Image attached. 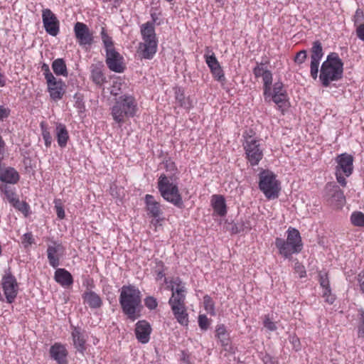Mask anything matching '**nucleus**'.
Returning a JSON list of instances; mask_svg holds the SVG:
<instances>
[{
	"instance_id": "obj_1",
	"label": "nucleus",
	"mask_w": 364,
	"mask_h": 364,
	"mask_svg": "<svg viewBox=\"0 0 364 364\" xmlns=\"http://www.w3.org/2000/svg\"><path fill=\"white\" fill-rule=\"evenodd\" d=\"M119 302L122 313L132 321L141 316V293L135 286L124 285L120 289Z\"/></svg>"
},
{
	"instance_id": "obj_2",
	"label": "nucleus",
	"mask_w": 364,
	"mask_h": 364,
	"mask_svg": "<svg viewBox=\"0 0 364 364\" xmlns=\"http://www.w3.org/2000/svg\"><path fill=\"white\" fill-rule=\"evenodd\" d=\"M343 63L338 54L330 53L321 66L319 79L322 85L329 87L331 82L338 81L343 78Z\"/></svg>"
},
{
	"instance_id": "obj_3",
	"label": "nucleus",
	"mask_w": 364,
	"mask_h": 364,
	"mask_svg": "<svg viewBox=\"0 0 364 364\" xmlns=\"http://www.w3.org/2000/svg\"><path fill=\"white\" fill-rule=\"evenodd\" d=\"M137 111V104L130 95H123L115 99L112 107L113 119L119 124L125 122L126 118L133 117Z\"/></svg>"
},
{
	"instance_id": "obj_4",
	"label": "nucleus",
	"mask_w": 364,
	"mask_h": 364,
	"mask_svg": "<svg viewBox=\"0 0 364 364\" xmlns=\"http://www.w3.org/2000/svg\"><path fill=\"white\" fill-rule=\"evenodd\" d=\"M157 188L165 200L180 209L184 208V203L178 186L172 183L171 179L165 174H161L159 176Z\"/></svg>"
},
{
	"instance_id": "obj_5",
	"label": "nucleus",
	"mask_w": 364,
	"mask_h": 364,
	"mask_svg": "<svg viewBox=\"0 0 364 364\" xmlns=\"http://www.w3.org/2000/svg\"><path fill=\"white\" fill-rule=\"evenodd\" d=\"M258 186L268 200H274L279 197L281 191L280 182L272 171L262 170L259 173Z\"/></svg>"
},
{
	"instance_id": "obj_6",
	"label": "nucleus",
	"mask_w": 364,
	"mask_h": 364,
	"mask_svg": "<svg viewBox=\"0 0 364 364\" xmlns=\"http://www.w3.org/2000/svg\"><path fill=\"white\" fill-rule=\"evenodd\" d=\"M245 151L246 159L251 166H257L263 158V148L260 141L249 136L246 138L243 144Z\"/></svg>"
},
{
	"instance_id": "obj_7",
	"label": "nucleus",
	"mask_w": 364,
	"mask_h": 364,
	"mask_svg": "<svg viewBox=\"0 0 364 364\" xmlns=\"http://www.w3.org/2000/svg\"><path fill=\"white\" fill-rule=\"evenodd\" d=\"M1 285L6 301L12 304L18 294V283L16 279L11 273L4 275L2 278Z\"/></svg>"
},
{
	"instance_id": "obj_8",
	"label": "nucleus",
	"mask_w": 364,
	"mask_h": 364,
	"mask_svg": "<svg viewBox=\"0 0 364 364\" xmlns=\"http://www.w3.org/2000/svg\"><path fill=\"white\" fill-rule=\"evenodd\" d=\"M311 65L310 73L313 79L316 80L318 77V67L320 61L323 56L322 43L319 41H315L312 43L311 48Z\"/></svg>"
},
{
	"instance_id": "obj_9",
	"label": "nucleus",
	"mask_w": 364,
	"mask_h": 364,
	"mask_svg": "<svg viewBox=\"0 0 364 364\" xmlns=\"http://www.w3.org/2000/svg\"><path fill=\"white\" fill-rule=\"evenodd\" d=\"M74 33L78 44L80 46H90L94 43V36L88 26L82 22L74 25Z\"/></svg>"
},
{
	"instance_id": "obj_10",
	"label": "nucleus",
	"mask_w": 364,
	"mask_h": 364,
	"mask_svg": "<svg viewBox=\"0 0 364 364\" xmlns=\"http://www.w3.org/2000/svg\"><path fill=\"white\" fill-rule=\"evenodd\" d=\"M42 19L46 31L52 36H56L60 31V22L49 9L42 11Z\"/></svg>"
},
{
	"instance_id": "obj_11",
	"label": "nucleus",
	"mask_w": 364,
	"mask_h": 364,
	"mask_svg": "<svg viewBox=\"0 0 364 364\" xmlns=\"http://www.w3.org/2000/svg\"><path fill=\"white\" fill-rule=\"evenodd\" d=\"M144 43L139 44L141 57L145 59H152L157 51V38L156 33L142 36Z\"/></svg>"
},
{
	"instance_id": "obj_12",
	"label": "nucleus",
	"mask_w": 364,
	"mask_h": 364,
	"mask_svg": "<svg viewBox=\"0 0 364 364\" xmlns=\"http://www.w3.org/2000/svg\"><path fill=\"white\" fill-rule=\"evenodd\" d=\"M123 57L116 50H107L106 53V64L108 68L115 73H122L126 67L123 63Z\"/></svg>"
},
{
	"instance_id": "obj_13",
	"label": "nucleus",
	"mask_w": 364,
	"mask_h": 364,
	"mask_svg": "<svg viewBox=\"0 0 364 364\" xmlns=\"http://www.w3.org/2000/svg\"><path fill=\"white\" fill-rule=\"evenodd\" d=\"M326 197L331 203H335L338 208H341L346 203L343 191L337 185L328 183L326 186Z\"/></svg>"
},
{
	"instance_id": "obj_14",
	"label": "nucleus",
	"mask_w": 364,
	"mask_h": 364,
	"mask_svg": "<svg viewBox=\"0 0 364 364\" xmlns=\"http://www.w3.org/2000/svg\"><path fill=\"white\" fill-rule=\"evenodd\" d=\"M46 82L50 98L54 101L61 100L65 92V84L63 80L53 77V79L46 80Z\"/></svg>"
},
{
	"instance_id": "obj_15",
	"label": "nucleus",
	"mask_w": 364,
	"mask_h": 364,
	"mask_svg": "<svg viewBox=\"0 0 364 364\" xmlns=\"http://www.w3.org/2000/svg\"><path fill=\"white\" fill-rule=\"evenodd\" d=\"M204 57L205 58V63L209 67L214 78L220 82H225L226 79L224 75V72L214 53L212 52L211 55L205 54Z\"/></svg>"
},
{
	"instance_id": "obj_16",
	"label": "nucleus",
	"mask_w": 364,
	"mask_h": 364,
	"mask_svg": "<svg viewBox=\"0 0 364 364\" xmlns=\"http://www.w3.org/2000/svg\"><path fill=\"white\" fill-rule=\"evenodd\" d=\"M338 165L336 171L342 173L347 177L350 176L353 170V157L347 153L341 154L336 159Z\"/></svg>"
},
{
	"instance_id": "obj_17",
	"label": "nucleus",
	"mask_w": 364,
	"mask_h": 364,
	"mask_svg": "<svg viewBox=\"0 0 364 364\" xmlns=\"http://www.w3.org/2000/svg\"><path fill=\"white\" fill-rule=\"evenodd\" d=\"M272 101L280 109L289 102V97L287 90L284 89L283 82L278 81L273 85Z\"/></svg>"
},
{
	"instance_id": "obj_18",
	"label": "nucleus",
	"mask_w": 364,
	"mask_h": 364,
	"mask_svg": "<svg viewBox=\"0 0 364 364\" xmlns=\"http://www.w3.org/2000/svg\"><path fill=\"white\" fill-rule=\"evenodd\" d=\"M151 331V325L146 320H140L136 323L135 336L139 343L143 344L149 343Z\"/></svg>"
},
{
	"instance_id": "obj_19",
	"label": "nucleus",
	"mask_w": 364,
	"mask_h": 364,
	"mask_svg": "<svg viewBox=\"0 0 364 364\" xmlns=\"http://www.w3.org/2000/svg\"><path fill=\"white\" fill-rule=\"evenodd\" d=\"M71 328L73 346L79 353L84 355L86 350L85 331L79 326H71Z\"/></svg>"
},
{
	"instance_id": "obj_20",
	"label": "nucleus",
	"mask_w": 364,
	"mask_h": 364,
	"mask_svg": "<svg viewBox=\"0 0 364 364\" xmlns=\"http://www.w3.org/2000/svg\"><path fill=\"white\" fill-rule=\"evenodd\" d=\"M50 358L57 362L58 364H68V352L64 345L55 343L50 348Z\"/></svg>"
},
{
	"instance_id": "obj_21",
	"label": "nucleus",
	"mask_w": 364,
	"mask_h": 364,
	"mask_svg": "<svg viewBox=\"0 0 364 364\" xmlns=\"http://www.w3.org/2000/svg\"><path fill=\"white\" fill-rule=\"evenodd\" d=\"M144 202L148 215L159 220L163 212L161 209V204L155 198L150 194H146L144 197Z\"/></svg>"
},
{
	"instance_id": "obj_22",
	"label": "nucleus",
	"mask_w": 364,
	"mask_h": 364,
	"mask_svg": "<svg viewBox=\"0 0 364 364\" xmlns=\"http://www.w3.org/2000/svg\"><path fill=\"white\" fill-rule=\"evenodd\" d=\"M275 246L278 249L279 255L286 259H291L293 254H298L301 251L299 249L296 251L292 247L293 245L280 237L275 239Z\"/></svg>"
},
{
	"instance_id": "obj_23",
	"label": "nucleus",
	"mask_w": 364,
	"mask_h": 364,
	"mask_svg": "<svg viewBox=\"0 0 364 364\" xmlns=\"http://www.w3.org/2000/svg\"><path fill=\"white\" fill-rule=\"evenodd\" d=\"M319 284L323 289V296L326 298V301L329 304H333L335 301V296L331 294V289L330 282L326 272H320L318 274Z\"/></svg>"
},
{
	"instance_id": "obj_24",
	"label": "nucleus",
	"mask_w": 364,
	"mask_h": 364,
	"mask_svg": "<svg viewBox=\"0 0 364 364\" xmlns=\"http://www.w3.org/2000/svg\"><path fill=\"white\" fill-rule=\"evenodd\" d=\"M103 64L101 62L92 64L90 66V77L92 80L97 85H102L106 82V77L103 73Z\"/></svg>"
},
{
	"instance_id": "obj_25",
	"label": "nucleus",
	"mask_w": 364,
	"mask_h": 364,
	"mask_svg": "<svg viewBox=\"0 0 364 364\" xmlns=\"http://www.w3.org/2000/svg\"><path fill=\"white\" fill-rule=\"evenodd\" d=\"M171 290L172 291V294L168 301V304L171 306V307L173 306H185L186 289L175 288L174 286L172 285L171 287Z\"/></svg>"
},
{
	"instance_id": "obj_26",
	"label": "nucleus",
	"mask_w": 364,
	"mask_h": 364,
	"mask_svg": "<svg viewBox=\"0 0 364 364\" xmlns=\"http://www.w3.org/2000/svg\"><path fill=\"white\" fill-rule=\"evenodd\" d=\"M82 298L85 304H87L91 309H99L102 306V300L101 297L92 290L85 291Z\"/></svg>"
},
{
	"instance_id": "obj_27",
	"label": "nucleus",
	"mask_w": 364,
	"mask_h": 364,
	"mask_svg": "<svg viewBox=\"0 0 364 364\" xmlns=\"http://www.w3.org/2000/svg\"><path fill=\"white\" fill-rule=\"evenodd\" d=\"M55 282L63 287H69L73 283L72 274L65 269L58 268L55 272Z\"/></svg>"
},
{
	"instance_id": "obj_28",
	"label": "nucleus",
	"mask_w": 364,
	"mask_h": 364,
	"mask_svg": "<svg viewBox=\"0 0 364 364\" xmlns=\"http://www.w3.org/2000/svg\"><path fill=\"white\" fill-rule=\"evenodd\" d=\"M289 243L293 245V249L296 251L297 249L302 250L303 243L301 241V237L300 235L299 231L294 228H289L287 230V240Z\"/></svg>"
},
{
	"instance_id": "obj_29",
	"label": "nucleus",
	"mask_w": 364,
	"mask_h": 364,
	"mask_svg": "<svg viewBox=\"0 0 364 364\" xmlns=\"http://www.w3.org/2000/svg\"><path fill=\"white\" fill-rule=\"evenodd\" d=\"M211 202L215 213H216L220 217H224L226 215L227 206L225 198L223 196L213 195Z\"/></svg>"
},
{
	"instance_id": "obj_30",
	"label": "nucleus",
	"mask_w": 364,
	"mask_h": 364,
	"mask_svg": "<svg viewBox=\"0 0 364 364\" xmlns=\"http://www.w3.org/2000/svg\"><path fill=\"white\" fill-rule=\"evenodd\" d=\"M19 178L18 172L14 168H0V180L7 183H16Z\"/></svg>"
},
{
	"instance_id": "obj_31",
	"label": "nucleus",
	"mask_w": 364,
	"mask_h": 364,
	"mask_svg": "<svg viewBox=\"0 0 364 364\" xmlns=\"http://www.w3.org/2000/svg\"><path fill=\"white\" fill-rule=\"evenodd\" d=\"M175 98L176 102L179 105L180 107L189 110L193 107V103L192 100H191L190 97H186L184 95V91L181 87H176L175 89Z\"/></svg>"
},
{
	"instance_id": "obj_32",
	"label": "nucleus",
	"mask_w": 364,
	"mask_h": 364,
	"mask_svg": "<svg viewBox=\"0 0 364 364\" xmlns=\"http://www.w3.org/2000/svg\"><path fill=\"white\" fill-rule=\"evenodd\" d=\"M62 246L60 245L48 246L47 249V255L50 265L56 268L60 265V257L58 252L61 250Z\"/></svg>"
},
{
	"instance_id": "obj_33",
	"label": "nucleus",
	"mask_w": 364,
	"mask_h": 364,
	"mask_svg": "<svg viewBox=\"0 0 364 364\" xmlns=\"http://www.w3.org/2000/svg\"><path fill=\"white\" fill-rule=\"evenodd\" d=\"M216 337L219 339L222 346L224 347L225 350L228 347L230 346V334L228 332L226 327L224 324H218L216 326Z\"/></svg>"
},
{
	"instance_id": "obj_34",
	"label": "nucleus",
	"mask_w": 364,
	"mask_h": 364,
	"mask_svg": "<svg viewBox=\"0 0 364 364\" xmlns=\"http://www.w3.org/2000/svg\"><path fill=\"white\" fill-rule=\"evenodd\" d=\"M56 138L58 145L65 147L69 139L68 132L65 124L58 123L55 128Z\"/></svg>"
},
{
	"instance_id": "obj_35",
	"label": "nucleus",
	"mask_w": 364,
	"mask_h": 364,
	"mask_svg": "<svg viewBox=\"0 0 364 364\" xmlns=\"http://www.w3.org/2000/svg\"><path fill=\"white\" fill-rule=\"evenodd\" d=\"M171 308L177 321L183 326H188V318L186 305L181 306H173Z\"/></svg>"
},
{
	"instance_id": "obj_36",
	"label": "nucleus",
	"mask_w": 364,
	"mask_h": 364,
	"mask_svg": "<svg viewBox=\"0 0 364 364\" xmlns=\"http://www.w3.org/2000/svg\"><path fill=\"white\" fill-rule=\"evenodd\" d=\"M52 69L56 75L67 77L68 72L65 60L63 58H57L52 63Z\"/></svg>"
},
{
	"instance_id": "obj_37",
	"label": "nucleus",
	"mask_w": 364,
	"mask_h": 364,
	"mask_svg": "<svg viewBox=\"0 0 364 364\" xmlns=\"http://www.w3.org/2000/svg\"><path fill=\"white\" fill-rule=\"evenodd\" d=\"M351 223L356 227L364 228V213L355 211L350 215Z\"/></svg>"
},
{
	"instance_id": "obj_38",
	"label": "nucleus",
	"mask_w": 364,
	"mask_h": 364,
	"mask_svg": "<svg viewBox=\"0 0 364 364\" xmlns=\"http://www.w3.org/2000/svg\"><path fill=\"white\" fill-rule=\"evenodd\" d=\"M251 229V225L250 222L247 220L240 221L235 223L232 226V233L237 234L241 232L247 231Z\"/></svg>"
},
{
	"instance_id": "obj_39",
	"label": "nucleus",
	"mask_w": 364,
	"mask_h": 364,
	"mask_svg": "<svg viewBox=\"0 0 364 364\" xmlns=\"http://www.w3.org/2000/svg\"><path fill=\"white\" fill-rule=\"evenodd\" d=\"M101 37L102 41L103 42L104 46L106 50V53L107 50H115L113 47V41L111 37L108 36L107 31L104 27H102L101 29Z\"/></svg>"
},
{
	"instance_id": "obj_40",
	"label": "nucleus",
	"mask_w": 364,
	"mask_h": 364,
	"mask_svg": "<svg viewBox=\"0 0 364 364\" xmlns=\"http://www.w3.org/2000/svg\"><path fill=\"white\" fill-rule=\"evenodd\" d=\"M203 304L204 309L211 316L215 315V303L209 295L206 294L203 296Z\"/></svg>"
},
{
	"instance_id": "obj_41",
	"label": "nucleus",
	"mask_w": 364,
	"mask_h": 364,
	"mask_svg": "<svg viewBox=\"0 0 364 364\" xmlns=\"http://www.w3.org/2000/svg\"><path fill=\"white\" fill-rule=\"evenodd\" d=\"M16 209L21 211L26 216L28 214L30 207L26 201H20L18 199L12 205Z\"/></svg>"
},
{
	"instance_id": "obj_42",
	"label": "nucleus",
	"mask_w": 364,
	"mask_h": 364,
	"mask_svg": "<svg viewBox=\"0 0 364 364\" xmlns=\"http://www.w3.org/2000/svg\"><path fill=\"white\" fill-rule=\"evenodd\" d=\"M145 306L150 311L155 310L158 306L157 299L152 296H148L144 299Z\"/></svg>"
},
{
	"instance_id": "obj_43",
	"label": "nucleus",
	"mask_w": 364,
	"mask_h": 364,
	"mask_svg": "<svg viewBox=\"0 0 364 364\" xmlns=\"http://www.w3.org/2000/svg\"><path fill=\"white\" fill-rule=\"evenodd\" d=\"M141 36L152 35L156 33L154 23L149 21L143 24L141 27Z\"/></svg>"
},
{
	"instance_id": "obj_44",
	"label": "nucleus",
	"mask_w": 364,
	"mask_h": 364,
	"mask_svg": "<svg viewBox=\"0 0 364 364\" xmlns=\"http://www.w3.org/2000/svg\"><path fill=\"white\" fill-rule=\"evenodd\" d=\"M263 87H270L272 84V73L269 70L262 73Z\"/></svg>"
},
{
	"instance_id": "obj_45",
	"label": "nucleus",
	"mask_w": 364,
	"mask_h": 364,
	"mask_svg": "<svg viewBox=\"0 0 364 364\" xmlns=\"http://www.w3.org/2000/svg\"><path fill=\"white\" fill-rule=\"evenodd\" d=\"M41 127L42 129V136L45 141V144L48 147L52 143V136L48 129L44 127L43 123L41 124Z\"/></svg>"
},
{
	"instance_id": "obj_46",
	"label": "nucleus",
	"mask_w": 364,
	"mask_h": 364,
	"mask_svg": "<svg viewBox=\"0 0 364 364\" xmlns=\"http://www.w3.org/2000/svg\"><path fill=\"white\" fill-rule=\"evenodd\" d=\"M198 326L203 331H206L210 325V321L205 314H200L198 316Z\"/></svg>"
},
{
	"instance_id": "obj_47",
	"label": "nucleus",
	"mask_w": 364,
	"mask_h": 364,
	"mask_svg": "<svg viewBox=\"0 0 364 364\" xmlns=\"http://www.w3.org/2000/svg\"><path fill=\"white\" fill-rule=\"evenodd\" d=\"M4 194L6 196V199L11 205H13L15 203V201L18 199L16 196V194L8 187H5Z\"/></svg>"
},
{
	"instance_id": "obj_48",
	"label": "nucleus",
	"mask_w": 364,
	"mask_h": 364,
	"mask_svg": "<svg viewBox=\"0 0 364 364\" xmlns=\"http://www.w3.org/2000/svg\"><path fill=\"white\" fill-rule=\"evenodd\" d=\"M34 243V238L31 232H26L22 237V244L25 247Z\"/></svg>"
},
{
	"instance_id": "obj_49",
	"label": "nucleus",
	"mask_w": 364,
	"mask_h": 364,
	"mask_svg": "<svg viewBox=\"0 0 364 364\" xmlns=\"http://www.w3.org/2000/svg\"><path fill=\"white\" fill-rule=\"evenodd\" d=\"M364 20V14H363V11L360 9H358L356 11H355V15L353 16V21H354V24L355 26H358V24H360V23Z\"/></svg>"
},
{
	"instance_id": "obj_50",
	"label": "nucleus",
	"mask_w": 364,
	"mask_h": 364,
	"mask_svg": "<svg viewBox=\"0 0 364 364\" xmlns=\"http://www.w3.org/2000/svg\"><path fill=\"white\" fill-rule=\"evenodd\" d=\"M307 57V53L306 50H302L298 52L295 56L294 61L297 64L303 63Z\"/></svg>"
},
{
	"instance_id": "obj_51",
	"label": "nucleus",
	"mask_w": 364,
	"mask_h": 364,
	"mask_svg": "<svg viewBox=\"0 0 364 364\" xmlns=\"http://www.w3.org/2000/svg\"><path fill=\"white\" fill-rule=\"evenodd\" d=\"M41 71L43 72V75L46 80H51L54 77L50 70V68L48 64L43 63L41 66Z\"/></svg>"
},
{
	"instance_id": "obj_52",
	"label": "nucleus",
	"mask_w": 364,
	"mask_h": 364,
	"mask_svg": "<svg viewBox=\"0 0 364 364\" xmlns=\"http://www.w3.org/2000/svg\"><path fill=\"white\" fill-rule=\"evenodd\" d=\"M264 326L270 331L277 330L276 323L272 321L268 316H266L264 320Z\"/></svg>"
},
{
	"instance_id": "obj_53",
	"label": "nucleus",
	"mask_w": 364,
	"mask_h": 364,
	"mask_svg": "<svg viewBox=\"0 0 364 364\" xmlns=\"http://www.w3.org/2000/svg\"><path fill=\"white\" fill-rule=\"evenodd\" d=\"M356 279L359 284L360 292L364 294V269L358 273Z\"/></svg>"
},
{
	"instance_id": "obj_54",
	"label": "nucleus",
	"mask_w": 364,
	"mask_h": 364,
	"mask_svg": "<svg viewBox=\"0 0 364 364\" xmlns=\"http://www.w3.org/2000/svg\"><path fill=\"white\" fill-rule=\"evenodd\" d=\"M262 65H264V63H261L259 65L257 63V65L253 68L252 72L256 78L262 77V73L265 71Z\"/></svg>"
},
{
	"instance_id": "obj_55",
	"label": "nucleus",
	"mask_w": 364,
	"mask_h": 364,
	"mask_svg": "<svg viewBox=\"0 0 364 364\" xmlns=\"http://www.w3.org/2000/svg\"><path fill=\"white\" fill-rule=\"evenodd\" d=\"M294 269L295 271L299 274V277L302 278L306 277V270L304 267L299 263V262H296L294 265Z\"/></svg>"
},
{
	"instance_id": "obj_56",
	"label": "nucleus",
	"mask_w": 364,
	"mask_h": 364,
	"mask_svg": "<svg viewBox=\"0 0 364 364\" xmlns=\"http://www.w3.org/2000/svg\"><path fill=\"white\" fill-rule=\"evenodd\" d=\"M170 283H171V287L172 285H173L175 288H181L182 289H186L185 287V284L183 283L182 280L179 277H176V278L173 279V280H171L170 282Z\"/></svg>"
},
{
	"instance_id": "obj_57",
	"label": "nucleus",
	"mask_w": 364,
	"mask_h": 364,
	"mask_svg": "<svg viewBox=\"0 0 364 364\" xmlns=\"http://www.w3.org/2000/svg\"><path fill=\"white\" fill-rule=\"evenodd\" d=\"M164 167L167 171L173 172L176 169L175 163L171 159L164 161Z\"/></svg>"
},
{
	"instance_id": "obj_58",
	"label": "nucleus",
	"mask_w": 364,
	"mask_h": 364,
	"mask_svg": "<svg viewBox=\"0 0 364 364\" xmlns=\"http://www.w3.org/2000/svg\"><path fill=\"white\" fill-rule=\"evenodd\" d=\"M9 114V109L4 107L3 105H0V122L7 118Z\"/></svg>"
},
{
	"instance_id": "obj_59",
	"label": "nucleus",
	"mask_w": 364,
	"mask_h": 364,
	"mask_svg": "<svg viewBox=\"0 0 364 364\" xmlns=\"http://www.w3.org/2000/svg\"><path fill=\"white\" fill-rule=\"evenodd\" d=\"M264 89V97L266 102L272 100V91L270 87H263Z\"/></svg>"
},
{
	"instance_id": "obj_60",
	"label": "nucleus",
	"mask_w": 364,
	"mask_h": 364,
	"mask_svg": "<svg viewBox=\"0 0 364 364\" xmlns=\"http://www.w3.org/2000/svg\"><path fill=\"white\" fill-rule=\"evenodd\" d=\"M356 34L359 39L364 41V23H360L357 26Z\"/></svg>"
},
{
	"instance_id": "obj_61",
	"label": "nucleus",
	"mask_w": 364,
	"mask_h": 364,
	"mask_svg": "<svg viewBox=\"0 0 364 364\" xmlns=\"http://www.w3.org/2000/svg\"><path fill=\"white\" fill-rule=\"evenodd\" d=\"M55 208L58 218L63 219L65 218V211L63 208L60 205H55Z\"/></svg>"
},
{
	"instance_id": "obj_62",
	"label": "nucleus",
	"mask_w": 364,
	"mask_h": 364,
	"mask_svg": "<svg viewBox=\"0 0 364 364\" xmlns=\"http://www.w3.org/2000/svg\"><path fill=\"white\" fill-rule=\"evenodd\" d=\"M262 360L264 364H274V358L269 354L265 353L262 357Z\"/></svg>"
},
{
	"instance_id": "obj_63",
	"label": "nucleus",
	"mask_w": 364,
	"mask_h": 364,
	"mask_svg": "<svg viewBox=\"0 0 364 364\" xmlns=\"http://www.w3.org/2000/svg\"><path fill=\"white\" fill-rule=\"evenodd\" d=\"M336 179H337V181L342 186H346V178H344L343 176H342L341 173L338 172V171H336Z\"/></svg>"
},
{
	"instance_id": "obj_64",
	"label": "nucleus",
	"mask_w": 364,
	"mask_h": 364,
	"mask_svg": "<svg viewBox=\"0 0 364 364\" xmlns=\"http://www.w3.org/2000/svg\"><path fill=\"white\" fill-rule=\"evenodd\" d=\"M358 336L364 338V318L363 320V326L358 328Z\"/></svg>"
}]
</instances>
